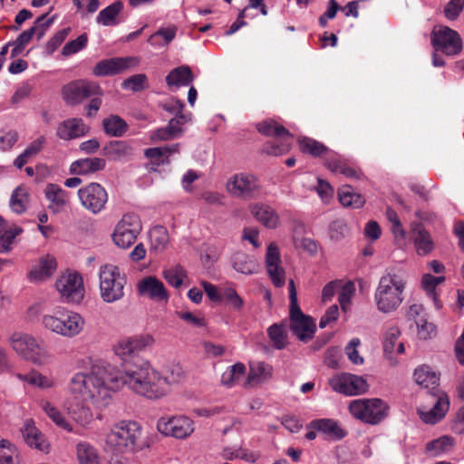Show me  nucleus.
Returning a JSON list of instances; mask_svg holds the SVG:
<instances>
[{
	"label": "nucleus",
	"mask_w": 464,
	"mask_h": 464,
	"mask_svg": "<svg viewBox=\"0 0 464 464\" xmlns=\"http://www.w3.org/2000/svg\"><path fill=\"white\" fill-rule=\"evenodd\" d=\"M137 290H166L163 283L156 276H149L139 281Z\"/></svg>",
	"instance_id": "nucleus-59"
},
{
	"label": "nucleus",
	"mask_w": 464,
	"mask_h": 464,
	"mask_svg": "<svg viewBox=\"0 0 464 464\" xmlns=\"http://www.w3.org/2000/svg\"><path fill=\"white\" fill-rule=\"evenodd\" d=\"M427 403L422 405L418 412L423 422L435 424L441 420L450 408L449 397L441 391L430 392L426 395Z\"/></svg>",
	"instance_id": "nucleus-8"
},
{
	"label": "nucleus",
	"mask_w": 464,
	"mask_h": 464,
	"mask_svg": "<svg viewBox=\"0 0 464 464\" xmlns=\"http://www.w3.org/2000/svg\"><path fill=\"white\" fill-rule=\"evenodd\" d=\"M163 276L169 286L179 288L189 287V279L186 269L180 265H175L163 270Z\"/></svg>",
	"instance_id": "nucleus-30"
},
{
	"label": "nucleus",
	"mask_w": 464,
	"mask_h": 464,
	"mask_svg": "<svg viewBox=\"0 0 464 464\" xmlns=\"http://www.w3.org/2000/svg\"><path fill=\"white\" fill-rule=\"evenodd\" d=\"M323 160H324V165L327 169L334 173H339L343 164L344 163L342 161L340 156L330 149L329 153L325 155Z\"/></svg>",
	"instance_id": "nucleus-63"
},
{
	"label": "nucleus",
	"mask_w": 464,
	"mask_h": 464,
	"mask_svg": "<svg viewBox=\"0 0 464 464\" xmlns=\"http://www.w3.org/2000/svg\"><path fill=\"white\" fill-rule=\"evenodd\" d=\"M267 334L275 348L282 350L288 344L286 324H274L267 329Z\"/></svg>",
	"instance_id": "nucleus-41"
},
{
	"label": "nucleus",
	"mask_w": 464,
	"mask_h": 464,
	"mask_svg": "<svg viewBox=\"0 0 464 464\" xmlns=\"http://www.w3.org/2000/svg\"><path fill=\"white\" fill-rule=\"evenodd\" d=\"M411 238L420 256H426L434 248V242L430 234L420 222L411 224Z\"/></svg>",
	"instance_id": "nucleus-21"
},
{
	"label": "nucleus",
	"mask_w": 464,
	"mask_h": 464,
	"mask_svg": "<svg viewBox=\"0 0 464 464\" xmlns=\"http://www.w3.org/2000/svg\"><path fill=\"white\" fill-rule=\"evenodd\" d=\"M78 197L84 208L92 214H98L105 208L108 193L99 183L92 182L78 190Z\"/></svg>",
	"instance_id": "nucleus-14"
},
{
	"label": "nucleus",
	"mask_w": 464,
	"mask_h": 464,
	"mask_svg": "<svg viewBox=\"0 0 464 464\" xmlns=\"http://www.w3.org/2000/svg\"><path fill=\"white\" fill-rule=\"evenodd\" d=\"M454 439L450 436H441L426 445V451L432 457H438L452 450Z\"/></svg>",
	"instance_id": "nucleus-40"
},
{
	"label": "nucleus",
	"mask_w": 464,
	"mask_h": 464,
	"mask_svg": "<svg viewBox=\"0 0 464 464\" xmlns=\"http://www.w3.org/2000/svg\"><path fill=\"white\" fill-rule=\"evenodd\" d=\"M210 301L215 303H225L234 307H240L243 304L237 292H206Z\"/></svg>",
	"instance_id": "nucleus-45"
},
{
	"label": "nucleus",
	"mask_w": 464,
	"mask_h": 464,
	"mask_svg": "<svg viewBox=\"0 0 464 464\" xmlns=\"http://www.w3.org/2000/svg\"><path fill=\"white\" fill-rule=\"evenodd\" d=\"M221 254L220 248L215 244H204L202 246L201 260L205 265L218 261Z\"/></svg>",
	"instance_id": "nucleus-56"
},
{
	"label": "nucleus",
	"mask_w": 464,
	"mask_h": 464,
	"mask_svg": "<svg viewBox=\"0 0 464 464\" xmlns=\"http://www.w3.org/2000/svg\"><path fill=\"white\" fill-rule=\"evenodd\" d=\"M90 128L80 118H70L57 127L56 134L63 140H71L84 136Z\"/></svg>",
	"instance_id": "nucleus-19"
},
{
	"label": "nucleus",
	"mask_w": 464,
	"mask_h": 464,
	"mask_svg": "<svg viewBox=\"0 0 464 464\" xmlns=\"http://www.w3.org/2000/svg\"><path fill=\"white\" fill-rule=\"evenodd\" d=\"M414 380L415 382L427 391L425 392L426 395L430 392H437L440 391L439 389V381L440 378L437 373L427 365H422L417 368L414 372Z\"/></svg>",
	"instance_id": "nucleus-27"
},
{
	"label": "nucleus",
	"mask_w": 464,
	"mask_h": 464,
	"mask_svg": "<svg viewBox=\"0 0 464 464\" xmlns=\"http://www.w3.org/2000/svg\"><path fill=\"white\" fill-rule=\"evenodd\" d=\"M194 80L192 71L188 65H181L171 70L166 76V83L170 90L189 85Z\"/></svg>",
	"instance_id": "nucleus-26"
},
{
	"label": "nucleus",
	"mask_w": 464,
	"mask_h": 464,
	"mask_svg": "<svg viewBox=\"0 0 464 464\" xmlns=\"http://www.w3.org/2000/svg\"><path fill=\"white\" fill-rule=\"evenodd\" d=\"M349 233V228L343 220H335L330 225L329 234L333 240L339 241Z\"/></svg>",
	"instance_id": "nucleus-57"
},
{
	"label": "nucleus",
	"mask_w": 464,
	"mask_h": 464,
	"mask_svg": "<svg viewBox=\"0 0 464 464\" xmlns=\"http://www.w3.org/2000/svg\"><path fill=\"white\" fill-rule=\"evenodd\" d=\"M431 44L435 51L451 56L459 54L462 50V39L459 34L448 27H435L431 33Z\"/></svg>",
	"instance_id": "nucleus-10"
},
{
	"label": "nucleus",
	"mask_w": 464,
	"mask_h": 464,
	"mask_svg": "<svg viewBox=\"0 0 464 464\" xmlns=\"http://www.w3.org/2000/svg\"><path fill=\"white\" fill-rule=\"evenodd\" d=\"M56 290H84L83 278L78 271L67 269L57 279Z\"/></svg>",
	"instance_id": "nucleus-29"
},
{
	"label": "nucleus",
	"mask_w": 464,
	"mask_h": 464,
	"mask_svg": "<svg viewBox=\"0 0 464 464\" xmlns=\"http://www.w3.org/2000/svg\"><path fill=\"white\" fill-rule=\"evenodd\" d=\"M406 286V281L402 275L387 274L382 276L378 290H403Z\"/></svg>",
	"instance_id": "nucleus-48"
},
{
	"label": "nucleus",
	"mask_w": 464,
	"mask_h": 464,
	"mask_svg": "<svg viewBox=\"0 0 464 464\" xmlns=\"http://www.w3.org/2000/svg\"><path fill=\"white\" fill-rule=\"evenodd\" d=\"M77 458L80 464H98L97 451L87 442L77 445Z\"/></svg>",
	"instance_id": "nucleus-50"
},
{
	"label": "nucleus",
	"mask_w": 464,
	"mask_h": 464,
	"mask_svg": "<svg viewBox=\"0 0 464 464\" xmlns=\"http://www.w3.org/2000/svg\"><path fill=\"white\" fill-rule=\"evenodd\" d=\"M350 413L357 420L371 425L381 423L388 415L389 406L381 399H358L351 401Z\"/></svg>",
	"instance_id": "nucleus-5"
},
{
	"label": "nucleus",
	"mask_w": 464,
	"mask_h": 464,
	"mask_svg": "<svg viewBox=\"0 0 464 464\" xmlns=\"http://www.w3.org/2000/svg\"><path fill=\"white\" fill-rule=\"evenodd\" d=\"M266 267L268 276L276 288H281L286 281L285 272L281 266L280 253L275 243H270L266 254Z\"/></svg>",
	"instance_id": "nucleus-16"
},
{
	"label": "nucleus",
	"mask_w": 464,
	"mask_h": 464,
	"mask_svg": "<svg viewBox=\"0 0 464 464\" xmlns=\"http://www.w3.org/2000/svg\"><path fill=\"white\" fill-rule=\"evenodd\" d=\"M41 405L44 411L57 426L68 431L72 430V427L70 424V422L64 418L63 413L51 402L43 401Z\"/></svg>",
	"instance_id": "nucleus-44"
},
{
	"label": "nucleus",
	"mask_w": 464,
	"mask_h": 464,
	"mask_svg": "<svg viewBox=\"0 0 464 464\" xmlns=\"http://www.w3.org/2000/svg\"><path fill=\"white\" fill-rule=\"evenodd\" d=\"M100 290H123L127 279L120 273V269L113 265L108 264L101 267Z\"/></svg>",
	"instance_id": "nucleus-18"
},
{
	"label": "nucleus",
	"mask_w": 464,
	"mask_h": 464,
	"mask_svg": "<svg viewBox=\"0 0 464 464\" xmlns=\"http://www.w3.org/2000/svg\"><path fill=\"white\" fill-rule=\"evenodd\" d=\"M124 8L121 1H115L100 11L96 22L103 26H113L119 24L118 16Z\"/></svg>",
	"instance_id": "nucleus-31"
},
{
	"label": "nucleus",
	"mask_w": 464,
	"mask_h": 464,
	"mask_svg": "<svg viewBox=\"0 0 464 464\" xmlns=\"http://www.w3.org/2000/svg\"><path fill=\"white\" fill-rule=\"evenodd\" d=\"M176 33H177L176 26H171V27H167V28L161 27L156 33H154L153 34H151L150 36L148 42L150 44H155L156 39L159 36H161L165 41V44H169L175 38Z\"/></svg>",
	"instance_id": "nucleus-58"
},
{
	"label": "nucleus",
	"mask_w": 464,
	"mask_h": 464,
	"mask_svg": "<svg viewBox=\"0 0 464 464\" xmlns=\"http://www.w3.org/2000/svg\"><path fill=\"white\" fill-rule=\"evenodd\" d=\"M106 161L102 158H84L73 161L70 166V173L73 175H91L104 169Z\"/></svg>",
	"instance_id": "nucleus-22"
},
{
	"label": "nucleus",
	"mask_w": 464,
	"mask_h": 464,
	"mask_svg": "<svg viewBox=\"0 0 464 464\" xmlns=\"http://www.w3.org/2000/svg\"><path fill=\"white\" fill-rule=\"evenodd\" d=\"M361 343L358 338L352 339L345 347V353L353 364H362L363 358L359 355L356 347Z\"/></svg>",
	"instance_id": "nucleus-62"
},
{
	"label": "nucleus",
	"mask_w": 464,
	"mask_h": 464,
	"mask_svg": "<svg viewBox=\"0 0 464 464\" xmlns=\"http://www.w3.org/2000/svg\"><path fill=\"white\" fill-rule=\"evenodd\" d=\"M338 198L343 207L360 208L365 204L364 198L354 192L351 186H343L338 189Z\"/></svg>",
	"instance_id": "nucleus-35"
},
{
	"label": "nucleus",
	"mask_w": 464,
	"mask_h": 464,
	"mask_svg": "<svg viewBox=\"0 0 464 464\" xmlns=\"http://www.w3.org/2000/svg\"><path fill=\"white\" fill-rule=\"evenodd\" d=\"M88 43V35L86 34H82L76 39L69 41L63 47L62 54L64 56H69L78 53L82 50Z\"/></svg>",
	"instance_id": "nucleus-53"
},
{
	"label": "nucleus",
	"mask_w": 464,
	"mask_h": 464,
	"mask_svg": "<svg viewBox=\"0 0 464 464\" xmlns=\"http://www.w3.org/2000/svg\"><path fill=\"white\" fill-rule=\"evenodd\" d=\"M122 88L131 89L133 92H140L146 89L147 86V76L143 73L135 74L131 77L125 79L122 82Z\"/></svg>",
	"instance_id": "nucleus-55"
},
{
	"label": "nucleus",
	"mask_w": 464,
	"mask_h": 464,
	"mask_svg": "<svg viewBox=\"0 0 464 464\" xmlns=\"http://www.w3.org/2000/svg\"><path fill=\"white\" fill-rule=\"evenodd\" d=\"M102 94L103 91L98 83L86 80L72 81L63 88V100L69 105H77L85 99Z\"/></svg>",
	"instance_id": "nucleus-11"
},
{
	"label": "nucleus",
	"mask_w": 464,
	"mask_h": 464,
	"mask_svg": "<svg viewBox=\"0 0 464 464\" xmlns=\"http://www.w3.org/2000/svg\"><path fill=\"white\" fill-rule=\"evenodd\" d=\"M11 344L20 355L36 365H44L50 362L51 354L34 337L22 333H14Z\"/></svg>",
	"instance_id": "nucleus-6"
},
{
	"label": "nucleus",
	"mask_w": 464,
	"mask_h": 464,
	"mask_svg": "<svg viewBox=\"0 0 464 464\" xmlns=\"http://www.w3.org/2000/svg\"><path fill=\"white\" fill-rule=\"evenodd\" d=\"M464 8V0H450L444 8L449 20H456Z\"/></svg>",
	"instance_id": "nucleus-60"
},
{
	"label": "nucleus",
	"mask_w": 464,
	"mask_h": 464,
	"mask_svg": "<svg viewBox=\"0 0 464 464\" xmlns=\"http://www.w3.org/2000/svg\"><path fill=\"white\" fill-rule=\"evenodd\" d=\"M18 378L42 389H49L54 385V382L52 379L43 375L38 372H31L26 374H18Z\"/></svg>",
	"instance_id": "nucleus-51"
},
{
	"label": "nucleus",
	"mask_w": 464,
	"mask_h": 464,
	"mask_svg": "<svg viewBox=\"0 0 464 464\" xmlns=\"http://www.w3.org/2000/svg\"><path fill=\"white\" fill-rule=\"evenodd\" d=\"M44 327L65 338H73L84 330L85 320L72 311H57L53 314H44L42 318Z\"/></svg>",
	"instance_id": "nucleus-2"
},
{
	"label": "nucleus",
	"mask_w": 464,
	"mask_h": 464,
	"mask_svg": "<svg viewBox=\"0 0 464 464\" xmlns=\"http://www.w3.org/2000/svg\"><path fill=\"white\" fill-rule=\"evenodd\" d=\"M290 293V324L289 327L298 340L307 343L315 333V323L311 316L305 315L297 302V292Z\"/></svg>",
	"instance_id": "nucleus-7"
},
{
	"label": "nucleus",
	"mask_w": 464,
	"mask_h": 464,
	"mask_svg": "<svg viewBox=\"0 0 464 464\" xmlns=\"http://www.w3.org/2000/svg\"><path fill=\"white\" fill-rule=\"evenodd\" d=\"M44 194L50 203L48 208L53 213L60 212L69 202L68 192L57 184H48L44 188Z\"/></svg>",
	"instance_id": "nucleus-24"
},
{
	"label": "nucleus",
	"mask_w": 464,
	"mask_h": 464,
	"mask_svg": "<svg viewBox=\"0 0 464 464\" xmlns=\"http://www.w3.org/2000/svg\"><path fill=\"white\" fill-rule=\"evenodd\" d=\"M21 432L25 443L29 447L34 448L40 451H47L49 444L32 420H25L24 427L21 429Z\"/></svg>",
	"instance_id": "nucleus-23"
},
{
	"label": "nucleus",
	"mask_w": 464,
	"mask_h": 464,
	"mask_svg": "<svg viewBox=\"0 0 464 464\" xmlns=\"http://www.w3.org/2000/svg\"><path fill=\"white\" fill-rule=\"evenodd\" d=\"M246 372L243 363L237 362L228 367L221 376V383L225 386H233Z\"/></svg>",
	"instance_id": "nucleus-49"
},
{
	"label": "nucleus",
	"mask_w": 464,
	"mask_h": 464,
	"mask_svg": "<svg viewBox=\"0 0 464 464\" xmlns=\"http://www.w3.org/2000/svg\"><path fill=\"white\" fill-rule=\"evenodd\" d=\"M105 133L111 137H121L128 130L127 122L118 115H111L102 121Z\"/></svg>",
	"instance_id": "nucleus-39"
},
{
	"label": "nucleus",
	"mask_w": 464,
	"mask_h": 464,
	"mask_svg": "<svg viewBox=\"0 0 464 464\" xmlns=\"http://www.w3.org/2000/svg\"><path fill=\"white\" fill-rule=\"evenodd\" d=\"M128 339L130 342V344L132 345V348L135 350L136 353L143 351L147 347L151 346L154 343L153 337L150 334L135 336Z\"/></svg>",
	"instance_id": "nucleus-61"
},
{
	"label": "nucleus",
	"mask_w": 464,
	"mask_h": 464,
	"mask_svg": "<svg viewBox=\"0 0 464 464\" xmlns=\"http://www.w3.org/2000/svg\"><path fill=\"white\" fill-rule=\"evenodd\" d=\"M71 29L63 28L60 31H58L48 42L46 44V48L49 53H53L66 39L67 35L69 34Z\"/></svg>",
	"instance_id": "nucleus-64"
},
{
	"label": "nucleus",
	"mask_w": 464,
	"mask_h": 464,
	"mask_svg": "<svg viewBox=\"0 0 464 464\" xmlns=\"http://www.w3.org/2000/svg\"><path fill=\"white\" fill-rule=\"evenodd\" d=\"M329 385L334 392L347 396L363 394L369 388L365 379L346 372L336 374L330 378Z\"/></svg>",
	"instance_id": "nucleus-15"
},
{
	"label": "nucleus",
	"mask_w": 464,
	"mask_h": 464,
	"mask_svg": "<svg viewBox=\"0 0 464 464\" xmlns=\"http://www.w3.org/2000/svg\"><path fill=\"white\" fill-rule=\"evenodd\" d=\"M307 428L315 430L324 434L326 439L333 440H340L347 435V431L334 419L313 420Z\"/></svg>",
	"instance_id": "nucleus-20"
},
{
	"label": "nucleus",
	"mask_w": 464,
	"mask_h": 464,
	"mask_svg": "<svg viewBox=\"0 0 464 464\" xmlns=\"http://www.w3.org/2000/svg\"><path fill=\"white\" fill-rule=\"evenodd\" d=\"M71 418L82 427L89 425L93 419L92 412L88 406L77 404L69 409Z\"/></svg>",
	"instance_id": "nucleus-47"
},
{
	"label": "nucleus",
	"mask_w": 464,
	"mask_h": 464,
	"mask_svg": "<svg viewBox=\"0 0 464 464\" xmlns=\"http://www.w3.org/2000/svg\"><path fill=\"white\" fill-rule=\"evenodd\" d=\"M251 213L263 226L276 228L279 225V216L270 206L257 203L251 207Z\"/></svg>",
	"instance_id": "nucleus-25"
},
{
	"label": "nucleus",
	"mask_w": 464,
	"mask_h": 464,
	"mask_svg": "<svg viewBox=\"0 0 464 464\" xmlns=\"http://www.w3.org/2000/svg\"><path fill=\"white\" fill-rule=\"evenodd\" d=\"M141 427L136 421L122 420L112 427L106 443L119 453L132 452L139 448Z\"/></svg>",
	"instance_id": "nucleus-3"
},
{
	"label": "nucleus",
	"mask_w": 464,
	"mask_h": 464,
	"mask_svg": "<svg viewBox=\"0 0 464 464\" xmlns=\"http://www.w3.org/2000/svg\"><path fill=\"white\" fill-rule=\"evenodd\" d=\"M138 63L134 57H114L103 59L93 67L92 72L95 76L116 75L129 69Z\"/></svg>",
	"instance_id": "nucleus-17"
},
{
	"label": "nucleus",
	"mask_w": 464,
	"mask_h": 464,
	"mask_svg": "<svg viewBox=\"0 0 464 464\" xmlns=\"http://www.w3.org/2000/svg\"><path fill=\"white\" fill-rule=\"evenodd\" d=\"M417 334L420 339L428 340L436 335V326L424 317L416 319Z\"/></svg>",
	"instance_id": "nucleus-54"
},
{
	"label": "nucleus",
	"mask_w": 464,
	"mask_h": 464,
	"mask_svg": "<svg viewBox=\"0 0 464 464\" xmlns=\"http://www.w3.org/2000/svg\"><path fill=\"white\" fill-rule=\"evenodd\" d=\"M28 198L29 195L26 188L17 187L13 191L10 198L11 209L17 214L24 213L27 208Z\"/></svg>",
	"instance_id": "nucleus-42"
},
{
	"label": "nucleus",
	"mask_w": 464,
	"mask_h": 464,
	"mask_svg": "<svg viewBox=\"0 0 464 464\" xmlns=\"http://www.w3.org/2000/svg\"><path fill=\"white\" fill-rule=\"evenodd\" d=\"M133 148L126 140H111L102 148V154L111 160H121L130 158Z\"/></svg>",
	"instance_id": "nucleus-28"
},
{
	"label": "nucleus",
	"mask_w": 464,
	"mask_h": 464,
	"mask_svg": "<svg viewBox=\"0 0 464 464\" xmlns=\"http://www.w3.org/2000/svg\"><path fill=\"white\" fill-rule=\"evenodd\" d=\"M182 377L181 368L176 366L170 376H162L147 361L124 362L121 369L103 360H95L86 372L75 373L69 382L72 394L103 408L111 401V391L126 386L135 394L148 400L167 396L170 385Z\"/></svg>",
	"instance_id": "nucleus-1"
},
{
	"label": "nucleus",
	"mask_w": 464,
	"mask_h": 464,
	"mask_svg": "<svg viewBox=\"0 0 464 464\" xmlns=\"http://www.w3.org/2000/svg\"><path fill=\"white\" fill-rule=\"evenodd\" d=\"M23 232V228L18 226H13L0 233V253L9 252L14 244V238Z\"/></svg>",
	"instance_id": "nucleus-52"
},
{
	"label": "nucleus",
	"mask_w": 464,
	"mask_h": 464,
	"mask_svg": "<svg viewBox=\"0 0 464 464\" xmlns=\"http://www.w3.org/2000/svg\"><path fill=\"white\" fill-rule=\"evenodd\" d=\"M142 229L141 221L134 213L125 214L116 225L112 234L114 243L121 248H129Z\"/></svg>",
	"instance_id": "nucleus-9"
},
{
	"label": "nucleus",
	"mask_w": 464,
	"mask_h": 464,
	"mask_svg": "<svg viewBox=\"0 0 464 464\" xmlns=\"http://www.w3.org/2000/svg\"><path fill=\"white\" fill-rule=\"evenodd\" d=\"M272 375V365L264 362H252L249 364L247 382L250 384L261 383L271 379Z\"/></svg>",
	"instance_id": "nucleus-33"
},
{
	"label": "nucleus",
	"mask_w": 464,
	"mask_h": 464,
	"mask_svg": "<svg viewBox=\"0 0 464 464\" xmlns=\"http://www.w3.org/2000/svg\"><path fill=\"white\" fill-rule=\"evenodd\" d=\"M157 429L165 436L184 440L194 432L195 427L190 418L178 415L170 418L161 417L157 422Z\"/></svg>",
	"instance_id": "nucleus-13"
},
{
	"label": "nucleus",
	"mask_w": 464,
	"mask_h": 464,
	"mask_svg": "<svg viewBox=\"0 0 464 464\" xmlns=\"http://www.w3.org/2000/svg\"><path fill=\"white\" fill-rule=\"evenodd\" d=\"M375 299L380 311L390 313L395 310L402 301L399 292H378Z\"/></svg>",
	"instance_id": "nucleus-36"
},
{
	"label": "nucleus",
	"mask_w": 464,
	"mask_h": 464,
	"mask_svg": "<svg viewBox=\"0 0 464 464\" xmlns=\"http://www.w3.org/2000/svg\"><path fill=\"white\" fill-rule=\"evenodd\" d=\"M260 188L258 179L246 173L235 174L227 183V189L231 195L244 199L257 198Z\"/></svg>",
	"instance_id": "nucleus-12"
},
{
	"label": "nucleus",
	"mask_w": 464,
	"mask_h": 464,
	"mask_svg": "<svg viewBox=\"0 0 464 464\" xmlns=\"http://www.w3.org/2000/svg\"><path fill=\"white\" fill-rule=\"evenodd\" d=\"M150 239L153 249L162 252L169 243V234L164 227H154L150 232Z\"/></svg>",
	"instance_id": "nucleus-46"
},
{
	"label": "nucleus",
	"mask_w": 464,
	"mask_h": 464,
	"mask_svg": "<svg viewBox=\"0 0 464 464\" xmlns=\"http://www.w3.org/2000/svg\"><path fill=\"white\" fill-rule=\"evenodd\" d=\"M256 130L259 133L275 139L274 141H268L264 145L263 152L271 156H280L290 150L293 135L275 120L268 119L257 123Z\"/></svg>",
	"instance_id": "nucleus-4"
},
{
	"label": "nucleus",
	"mask_w": 464,
	"mask_h": 464,
	"mask_svg": "<svg viewBox=\"0 0 464 464\" xmlns=\"http://www.w3.org/2000/svg\"><path fill=\"white\" fill-rule=\"evenodd\" d=\"M19 452L7 440L0 441V464H19Z\"/></svg>",
	"instance_id": "nucleus-43"
},
{
	"label": "nucleus",
	"mask_w": 464,
	"mask_h": 464,
	"mask_svg": "<svg viewBox=\"0 0 464 464\" xmlns=\"http://www.w3.org/2000/svg\"><path fill=\"white\" fill-rule=\"evenodd\" d=\"M401 336V330L398 326H391L387 329L384 334V341H383V350L385 353L392 354L393 353H403L404 344L403 343H399L397 349L396 343L399 337Z\"/></svg>",
	"instance_id": "nucleus-38"
},
{
	"label": "nucleus",
	"mask_w": 464,
	"mask_h": 464,
	"mask_svg": "<svg viewBox=\"0 0 464 464\" xmlns=\"http://www.w3.org/2000/svg\"><path fill=\"white\" fill-rule=\"evenodd\" d=\"M232 266L236 271L244 275L254 274L258 269L256 261L242 252H237L233 256Z\"/></svg>",
	"instance_id": "nucleus-34"
},
{
	"label": "nucleus",
	"mask_w": 464,
	"mask_h": 464,
	"mask_svg": "<svg viewBox=\"0 0 464 464\" xmlns=\"http://www.w3.org/2000/svg\"><path fill=\"white\" fill-rule=\"evenodd\" d=\"M46 144V138L40 136L33 140L27 148L22 152L14 161V165L21 169L27 164L33 158L38 155Z\"/></svg>",
	"instance_id": "nucleus-32"
},
{
	"label": "nucleus",
	"mask_w": 464,
	"mask_h": 464,
	"mask_svg": "<svg viewBox=\"0 0 464 464\" xmlns=\"http://www.w3.org/2000/svg\"><path fill=\"white\" fill-rule=\"evenodd\" d=\"M299 147L303 153L309 154L314 158L323 159L329 153V148L324 143L308 137H304L299 140Z\"/></svg>",
	"instance_id": "nucleus-37"
}]
</instances>
